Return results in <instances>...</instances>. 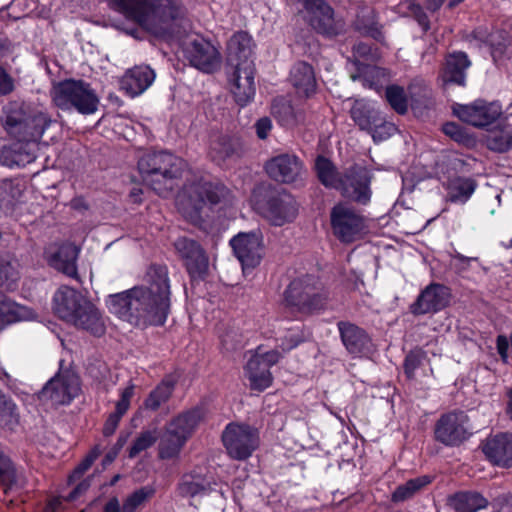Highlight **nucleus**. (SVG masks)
Here are the masks:
<instances>
[{"instance_id": "nucleus-15", "label": "nucleus", "mask_w": 512, "mask_h": 512, "mask_svg": "<svg viewBox=\"0 0 512 512\" xmlns=\"http://www.w3.org/2000/svg\"><path fill=\"white\" fill-rule=\"evenodd\" d=\"M234 255L241 263L243 271L254 269L260 265L264 254L263 234L256 229L250 232H239L230 240Z\"/></svg>"}, {"instance_id": "nucleus-37", "label": "nucleus", "mask_w": 512, "mask_h": 512, "mask_svg": "<svg viewBox=\"0 0 512 512\" xmlns=\"http://www.w3.org/2000/svg\"><path fill=\"white\" fill-rule=\"evenodd\" d=\"M176 382L169 376L164 377L154 389L150 391L143 402L145 409L156 412L161 405L171 398Z\"/></svg>"}, {"instance_id": "nucleus-2", "label": "nucleus", "mask_w": 512, "mask_h": 512, "mask_svg": "<svg viewBox=\"0 0 512 512\" xmlns=\"http://www.w3.org/2000/svg\"><path fill=\"white\" fill-rule=\"evenodd\" d=\"M52 309L59 319L94 337H102L106 332L100 309L74 288H58L53 296Z\"/></svg>"}, {"instance_id": "nucleus-63", "label": "nucleus", "mask_w": 512, "mask_h": 512, "mask_svg": "<svg viewBox=\"0 0 512 512\" xmlns=\"http://www.w3.org/2000/svg\"><path fill=\"white\" fill-rule=\"evenodd\" d=\"M103 512H123V507L120 505L119 499L114 496L104 504Z\"/></svg>"}, {"instance_id": "nucleus-35", "label": "nucleus", "mask_w": 512, "mask_h": 512, "mask_svg": "<svg viewBox=\"0 0 512 512\" xmlns=\"http://www.w3.org/2000/svg\"><path fill=\"white\" fill-rule=\"evenodd\" d=\"M446 200L455 204H465L474 194L477 182L471 177L460 176L443 187Z\"/></svg>"}, {"instance_id": "nucleus-62", "label": "nucleus", "mask_w": 512, "mask_h": 512, "mask_svg": "<svg viewBox=\"0 0 512 512\" xmlns=\"http://www.w3.org/2000/svg\"><path fill=\"white\" fill-rule=\"evenodd\" d=\"M13 90V84L8 74L0 67V94L6 95Z\"/></svg>"}, {"instance_id": "nucleus-8", "label": "nucleus", "mask_w": 512, "mask_h": 512, "mask_svg": "<svg viewBox=\"0 0 512 512\" xmlns=\"http://www.w3.org/2000/svg\"><path fill=\"white\" fill-rule=\"evenodd\" d=\"M252 204L273 225L282 226L292 222L297 213V203L290 193L275 186L260 185L253 189Z\"/></svg>"}, {"instance_id": "nucleus-7", "label": "nucleus", "mask_w": 512, "mask_h": 512, "mask_svg": "<svg viewBox=\"0 0 512 512\" xmlns=\"http://www.w3.org/2000/svg\"><path fill=\"white\" fill-rule=\"evenodd\" d=\"M185 161L167 151L144 154L137 163L143 181L158 195L174 189V181L181 178Z\"/></svg>"}, {"instance_id": "nucleus-42", "label": "nucleus", "mask_w": 512, "mask_h": 512, "mask_svg": "<svg viewBox=\"0 0 512 512\" xmlns=\"http://www.w3.org/2000/svg\"><path fill=\"white\" fill-rule=\"evenodd\" d=\"M209 484L204 478L191 474L184 475L178 484V494L183 498H193L206 494Z\"/></svg>"}, {"instance_id": "nucleus-61", "label": "nucleus", "mask_w": 512, "mask_h": 512, "mask_svg": "<svg viewBox=\"0 0 512 512\" xmlns=\"http://www.w3.org/2000/svg\"><path fill=\"white\" fill-rule=\"evenodd\" d=\"M510 346V339L506 335L500 334L496 338V349L503 363L508 362V350Z\"/></svg>"}, {"instance_id": "nucleus-5", "label": "nucleus", "mask_w": 512, "mask_h": 512, "mask_svg": "<svg viewBox=\"0 0 512 512\" xmlns=\"http://www.w3.org/2000/svg\"><path fill=\"white\" fill-rule=\"evenodd\" d=\"M4 114L2 124L16 141L1 148L0 164L10 168L24 167L32 162L29 117L18 103L6 106Z\"/></svg>"}, {"instance_id": "nucleus-24", "label": "nucleus", "mask_w": 512, "mask_h": 512, "mask_svg": "<svg viewBox=\"0 0 512 512\" xmlns=\"http://www.w3.org/2000/svg\"><path fill=\"white\" fill-rule=\"evenodd\" d=\"M471 61L464 51H453L445 57V62L441 70V78L444 84L466 86L467 70L471 66Z\"/></svg>"}, {"instance_id": "nucleus-43", "label": "nucleus", "mask_w": 512, "mask_h": 512, "mask_svg": "<svg viewBox=\"0 0 512 512\" xmlns=\"http://www.w3.org/2000/svg\"><path fill=\"white\" fill-rule=\"evenodd\" d=\"M272 115L283 127H293L298 122L297 113L290 101L276 99L272 103Z\"/></svg>"}, {"instance_id": "nucleus-57", "label": "nucleus", "mask_w": 512, "mask_h": 512, "mask_svg": "<svg viewBox=\"0 0 512 512\" xmlns=\"http://www.w3.org/2000/svg\"><path fill=\"white\" fill-rule=\"evenodd\" d=\"M409 11L411 12L414 20L421 27L423 33H427L431 29V24L424 7L419 3H412L409 5Z\"/></svg>"}, {"instance_id": "nucleus-16", "label": "nucleus", "mask_w": 512, "mask_h": 512, "mask_svg": "<svg viewBox=\"0 0 512 512\" xmlns=\"http://www.w3.org/2000/svg\"><path fill=\"white\" fill-rule=\"evenodd\" d=\"M268 177L280 184H296L306 173L304 162L294 153H280L268 159L264 165Z\"/></svg>"}, {"instance_id": "nucleus-54", "label": "nucleus", "mask_w": 512, "mask_h": 512, "mask_svg": "<svg viewBox=\"0 0 512 512\" xmlns=\"http://www.w3.org/2000/svg\"><path fill=\"white\" fill-rule=\"evenodd\" d=\"M397 130V126L394 123L387 121L382 115L380 117V121H377V124L368 132L372 135L374 142H382L393 136Z\"/></svg>"}, {"instance_id": "nucleus-50", "label": "nucleus", "mask_w": 512, "mask_h": 512, "mask_svg": "<svg viewBox=\"0 0 512 512\" xmlns=\"http://www.w3.org/2000/svg\"><path fill=\"white\" fill-rule=\"evenodd\" d=\"M427 360V352L420 347L410 350L403 361V372L407 380L415 379L416 370Z\"/></svg>"}, {"instance_id": "nucleus-58", "label": "nucleus", "mask_w": 512, "mask_h": 512, "mask_svg": "<svg viewBox=\"0 0 512 512\" xmlns=\"http://www.w3.org/2000/svg\"><path fill=\"white\" fill-rule=\"evenodd\" d=\"M490 504L496 512H512V493H502L493 498Z\"/></svg>"}, {"instance_id": "nucleus-23", "label": "nucleus", "mask_w": 512, "mask_h": 512, "mask_svg": "<svg viewBox=\"0 0 512 512\" xmlns=\"http://www.w3.org/2000/svg\"><path fill=\"white\" fill-rule=\"evenodd\" d=\"M482 451L493 465L501 468L512 467V434L499 433L487 438Z\"/></svg>"}, {"instance_id": "nucleus-36", "label": "nucleus", "mask_w": 512, "mask_h": 512, "mask_svg": "<svg viewBox=\"0 0 512 512\" xmlns=\"http://www.w3.org/2000/svg\"><path fill=\"white\" fill-rule=\"evenodd\" d=\"M350 115L361 130L368 132L377 124V121H380L382 113L369 102L357 101L351 108Z\"/></svg>"}, {"instance_id": "nucleus-40", "label": "nucleus", "mask_w": 512, "mask_h": 512, "mask_svg": "<svg viewBox=\"0 0 512 512\" xmlns=\"http://www.w3.org/2000/svg\"><path fill=\"white\" fill-rule=\"evenodd\" d=\"M434 480L433 476L422 475L409 479L404 484L398 485L391 494L393 503H402L413 498L418 492L431 484Z\"/></svg>"}, {"instance_id": "nucleus-18", "label": "nucleus", "mask_w": 512, "mask_h": 512, "mask_svg": "<svg viewBox=\"0 0 512 512\" xmlns=\"http://www.w3.org/2000/svg\"><path fill=\"white\" fill-rule=\"evenodd\" d=\"M451 299L452 293L448 286L432 282L421 290L409 310L414 316L436 314L447 308Z\"/></svg>"}, {"instance_id": "nucleus-10", "label": "nucleus", "mask_w": 512, "mask_h": 512, "mask_svg": "<svg viewBox=\"0 0 512 512\" xmlns=\"http://www.w3.org/2000/svg\"><path fill=\"white\" fill-rule=\"evenodd\" d=\"M221 438L228 456L238 461L251 457L260 443L258 429L247 423H228Z\"/></svg>"}, {"instance_id": "nucleus-55", "label": "nucleus", "mask_w": 512, "mask_h": 512, "mask_svg": "<svg viewBox=\"0 0 512 512\" xmlns=\"http://www.w3.org/2000/svg\"><path fill=\"white\" fill-rule=\"evenodd\" d=\"M15 482V468L9 457L0 451V484L5 487H11Z\"/></svg>"}, {"instance_id": "nucleus-14", "label": "nucleus", "mask_w": 512, "mask_h": 512, "mask_svg": "<svg viewBox=\"0 0 512 512\" xmlns=\"http://www.w3.org/2000/svg\"><path fill=\"white\" fill-rule=\"evenodd\" d=\"M468 416L463 411L444 413L434 426V440L446 447H458L470 434L467 430Z\"/></svg>"}, {"instance_id": "nucleus-27", "label": "nucleus", "mask_w": 512, "mask_h": 512, "mask_svg": "<svg viewBox=\"0 0 512 512\" xmlns=\"http://www.w3.org/2000/svg\"><path fill=\"white\" fill-rule=\"evenodd\" d=\"M156 74L149 65H139L128 69L121 80V88L136 97L145 92L154 82Z\"/></svg>"}, {"instance_id": "nucleus-52", "label": "nucleus", "mask_w": 512, "mask_h": 512, "mask_svg": "<svg viewBox=\"0 0 512 512\" xmlns=\"http://www.w3.org/2000/svg\"><path fill=\"white\" fill-rule=\"evenodd\" d=\"M101 450L98 445L90 449L86 456L80 461V463L72 470L68 476V483L73 484L80 480L83 475L88 471L96 459L100 456Z\"/></svg>"}, {"instance_id": "nucleus-6", "label": "nucleus", "mask_w": 512, "mask_h": 512, "mask_svg": "<svg viewBox=\"0 0 512 512\" xmlns=\"http://www.w3.org/2000/svg\"><path fill=\"white\" fill-rule=\"evenodd\" d=\"M109 7L141 28L153 31L156 22L168 24L179 18L175 0H106Z\"/></svg>"}, {"instance_id": "nucleus-17", "label": "nucleus", "mask_w": 512, "mask_h": 512, "mask_svg": "<svg viewBox=\"0 0 512 512\" xmlns=\"http://www.w3.org/2000/svg\"><path fill=\"white\" fill-rule=\"evenodd\" d=\"M80 392L78 378L70 373H57L37 394L40 401H50L52 406L69 405Z\"/></svg>"}, {"instance_id": "nucleus-47", "label": "nucleus", "mask_w": 512, "mask_h": 512, "mask_svg": "<svg viewBox=\"0 0 512 512\" xmlns=\"http://www.w3.org/2000/svg\"><path fill=\"white\" fill-rule=\"evenodd\" d=\"M18 422L15 403L0 390V426L13 430Z\"/></svg>"}, {"instance_id": "nucleus-41", "label": "nucleus", "mask_w": 512, "mask_h": 512, "mask_svg": "<svg viewBox=\"0 0 512 512\" xmlns=\"http://www.w3.org/2000/svg\"><path fill=\"white\" fill-rule=\"evenodd\" d=\"M314 169L319 182L326 188L338 189L341 174L335 164L327 157L318 155L315 159Z\"/></svg>"}, {"instance_id": "nucleus-39", "label": "nucleus", "mask_w": 512, "mask_h": 512, "mask_svg": "<svg viewBox=\"0 0 512 512\" xmlns=\"http://www.w3.org/2000/svg\"><path fill=\"white\" fill-rule=\"evenodd\" d=\"M245 375L253 391L263 392L272 385L273 376L267 366H262L256 360H248L244 367Z\"/></svg>"}, {"instance_id": "nucleus-20", "label": "nucleus", "mask_w": 512, "mask_h": 512, "mask_svg": "<svg viewBox=\"0 0 512 512\" xmlns=\"http://www.w3.org/2000/svg\"><path fill=\"white\" fill-rule=\"evenodd\" d=\"M453 112L462 122L476 128H485L500 118L502 106L498 102L478 99L469 105H458Z\"/></svg>"}, {"instance_id": "nucleus-56", "label": "nucleus", "mask_w": 512, "mask_h": 512, "mask_svg": "<svg viewBox=\"0 0 512 512\" xmlns=\"http://www.w3.org/2000/svg\"><path fill=\"white\" fill-rule=\"evenodd\" d=\"M305 341V336L300 328H291L282 339L281 348L290 351Z\"/></svg>"}, {"instance_id": "nucleus-26", "label": "nucleus", "mask_w": 512, "mask_h": 512, "mask_svg": "<svg viewBox=\"0 0 512 512\" xmlns=\"http://www.w3.org/2000/svg\"><path fill=\"white\" fill-rule=\"evenodd\" d=\"M352 28L362 37L371 38L381 44L385 41L383 25L379 21L378 13L372 7L363 6L357 10Z\"/></svg>"}, {"instance_id": "nucleus-22", "label": "nucleus", "mask_w": 512, "mask_h": 512, "mask_svg": "<svg viewBox=\"0 0 512 512\" xmlns=\"http://www.w3.org/2000/svg\"><path fill=\"white\" fill-rule=\"evenodd\" d=\"M184 52L190 64L202 72L212 73L219 66V52L209 41L194 39Z\"/></svg>"}, {"instance_id": "nucleus-33", "label": "nucleus", "mask_w": 512, "mask_h": 512, "mask_svg": "<svg viewBox=\"0 0 512 512\" xmlns=\"http://www.w3.org/2000/svg\"><path fill=\"white\" fill-rule=\"evenodd\" d=\"M134 389L135 386L131 383L121 391L120 398L115 404V411L110 413L104 422L102 428L104 437H110L116 432L122 417L127 413L130 407Z\"/></svg>"}, {"instance_id": "nucleus-64", "label": "nucleus", "mask_w": 512, "mask_h": 512, "mask_svg": "<svg viewBox=\"0 0 512 512\" xmlns=\"http://www.w3.org/2000/svg\"><path fill=\"white\" fill-rule=\"evenodd\" d=\"M12 207V201L7 198L5 190H0V214H7Z\"/></svg>"}, {"instance_id": "nucleus-9", "label": "nucleus", "mask_w": 512, "mask_h": 512, "mask_svg": "<svg viewBox=\"0 0 512 512\" xmlns=\"http://www.w3.org/2000/svg\"><path fill=\"white\" fill-rule=\"evenodd\" d=\"M52 99L63 111L75 110L91 115L98 110L99 97L91 84L82 79L67 78L53 85Z\"/></svg>"}, {"instance_id": "nucleus-4", "label": "nucleus", "mask_w": 512, "mask_h": 512, "mask_svg": "<svg viewBox=\"0 0 512 512\" xmlns=\"http://www.w3.org/2000/svg\"><path fill=\"white\" fill-rule=\"evenodd\" d=\"M330 300V290L317 273H304L294 277L282 293L285 309L312 316L326 310Z\"/></svg>"}, {"instance_id": "nucleus-34", "label": "nucleus", "mask_w": 512, "mask_h": 512, "mask_svg": "<svg viewBox=\"0 0 512 512\" xmlns=\"http://www.w3.org/2000/svg\"><path fill=\"white\" fill-rule=\"evenodd\" d=\"M290 80L292 85L306 96L315 92L316 79L312 65L299 61L291 69Z\"/></svg>"}, {"instance_id": "nucleus-48", "label": "nucleus", "mask_w": 512, "mask_h": 512, "mask_svg": "<svg viewBox=\"0 0 512 512\" xmlns=\"http://www.w3.org/2000/svg\"><path fill=\"white\" fill-rule=\"evenodd\" d=\"M157 440L158 431L156 428L143 430L133 440L130 448L128 449V457L130 459L136 458L141 452L151 448Z\"/></svg>"}, {"instance_id": "nucleus-59", "label": "nucleus", "mask_w": 512, "mask_h": 512, "mask_svg": "<svg viewBox=\"0 0 512 512\" xmlns=\"http://www.w3.org/2000/svg\"><path fill=\"white\" fill-rule=\"evenodd\" d=\"M280 358V353L276 350H271L265 352L263 354H256L252 356L249 360H256L262 366H267V369L270 370L272 366L278 363Z\"/></svg>"}, {"instance_id": "nucleus-44", "label": "nucleus", "mask_w": 512, "mask_h": 512, "mask_svg": "<svg viewBox=\"0 0 512 512\" xmlns=\"http://www.w3.org/2000/svg\"><path fill=\"white\" fill-rule=\"evenodd\" d=\"M155 493L156 489L152 485L136 489L124 499L122 503L123 512H136L137 509L153 498Z\"/></svg>"}, {"instance_id": "nucleus-13", "label": "nucleus", "mask_w": 512, "mask_h": 512, "mask_svg": "<svg viewBox=\"0 0 512 512\" xmlns=\"http://www.w3.org/2000/svg\"><path fill=\"white\" fill-rule=\"evenodd\" d=\"M373 174L367 167L354 164L341 176L338 191L344 198L357 204L367 205L371 201Z\"/></svg>"}, {"instance_id": "nucleus-32", "label": "nucleus", "mask_w": 512, "mask_h": 512, "mask_svg": "<svg viewBox=\"0 0 512 512\" xmlns=\"http://www.w3.org/2000/svg\"><path fill=\"white\" fill-rule=\"evenodd\" d=\"M240 148L241 145L237 138L220 134L211 140L208 155L215 164L221 166L227 159L238 155Z\"/></svg>"}, {"instance_id": "nucleus-30", "label": "nucleus", "mask_w": 512, "mask_h": 512, "mask_svg": "<svg viewBox=\"0 0 512 512\" xmlns=\"http://www.w3.org/2000/svg\"><path fill=\"white\" fill-rule=\"evenodd\" d=\"M473 37L489 47L490 55L496 66L502 65L512 58V52L509 51V38L505 31L500 30L489 34L474 31Z\"/></svg>"}, {"instance_id": "nucleus-31", "label": "nucleus", "mask_w": 512, "mask_h": 512, "mask_svg": "<svg viewBox=\"0 0 512 512\" xmlns=\"http://www.w3.org/2000/svg\"><path fill=\"white\" fill-rule=\"evenodd\" d=\"M78 252L74 244L63 243L55 252L48 255L47 260L51 267L69 277H75L77 275L76 260Z\"/></svg>"}, {"instance_id": "nucleus-51", "label": "nucleus", "mask_w": 512, "mask_h": 512, "mask_svg": "<svg viewBox=\"0 0 512 512\" xmlns=\"http://www.w3.org/2000/svg\"><path fill=\"white\" fill-rule=\"evenodd\" d=\"M489 150L497 153H506L512 150V127L501 130L487 138Z\"/></svg>"}, {"instance_id": "nucleus-25", "label": "nucleus", "mask_w": 512, "mask_h": 512, "mask_svg": "<svg viewBox=\"0 0 512 512\" xmlns=\"http://www.w3.org/2000/svg\"><path fill=\"white\" fill-rule=\"evenodd\" d=\"M207 416V408L204 404H198L186 409L174 416L166 425L178 432L187 441L192 437L199 425Z\"/></svg>"}, {"instance_id": "nucleus-3", "label": "nucleus", "mask_w": 512, "mask_h": 512, "mask_svg": "<svg viewBox=\"0 0 512 512\" xmlns=\"http://www.w3.org/2000/svg\"><path fill=\"white\" fill-rule=\"evenodd\" d=\"M252 36L247 31L235 32L227 43V61L234 67L232 94L235 102L245 107L255 96V64Z\"/></svg>"}, {"instance_id": "nucleus-53", "label": "nucleus", "mask_w": 512, "mask_h": 512, "mask_svg": "<svg viewBox=\"0 0 512 512\" xmlns=\"http://www.w3.org/2000/svg\"><path fill=\"white\" fill-rule=\"evenodd\" d=\"M442 132L458 144L469 146L473 142V137L467 129L456 122L444 123Z\"/></svg>"}, {"instance_id": "nucleus-19", "label": "nucleus", "mask_w": 512, "mask_h": 512, "mask_svg": "<svg viewBox=\"0 0 512 512\" xmlns=\"http://www.w3.org/2000/svg\"><path fill=\"white\" fill-rule=\"evenodd\" d=\"M188 200L196 215L207 205H217L226 198L229 189L219 181L200 179L185 186Z\"/></svg>"}, {"instance_id": "nucleus-38", "label": "nucleus", "mask_w": 512, "mask_h": 512, "mask_svg": "<svg viewBox=\"0 0 512 512\" xmlns=\"http://www.w3.org/2000/svg\"><path fill=\"white\" fill-rule=\"evenodd\" d=\"M186 443L187 440L183 436L166 425L165 432L159 442L158 457L161 460L177 458Z\"/></svg>"}, {"instance_id": "nucleus-46", "label": "nucleus", "mask_w": 512, "mask_h": 512, "mask_svg": "<svg viewBox=\"0 0 512 512\" xmlns=\"http://www.w3.org/2000/svg\"><path fill=\"white\" fill-rule=\"evenodd\" d=\"M22 317L23 308L11 301L7 296L0 294V329L21 320Z\"/></svg>"}, {"instance_id": "nucleus-60", "label": "nucleus", "mask_w": 512, "mask_h": 512, "mask_svg": "<svg viewBox=\"0 0 512 512\" xmlns=\"http://www.w3.org/2000/svg\"><path fill=\"white\" fill-rule=\"evenodd\" d=\"M254 126L257 137L265 140L272 129V121L268 117H262L256 121Z\"/></svg>"}, {"instance_id": "nucleus-1", "label": "nucleus", "mask_w": 512, "mask_h": 512, "mask_svg": "<svg viewBox=\"0 0 512 512\" xmlns=\"http://www.w3.org/2000/svg\"><path fill=\"white\" fill-rule=\"evenodd\" d=\"M171 281L166 264L151 263L143 276V283L105 300L108 311L132 326L145 330L162 327L171 313Z\"/></svg>"}, {"instance_id": "nucleus-21", "label": "nucleus", "mask_w": 512, "mask_h": 512, "mask_svg": "<svg viewBox=\"0 0 512 512\" xmlns=\"http://www.w3.org/2000/svg\"><path fill=\"white\" fill-rule=\"evenodd\" d=\"M337 328L343 346L353 358L367 357L375 351L373 339L364 328L349 321H339Z\"/></svg>"}, {"instance_id": "nucleus-28", "label": "nucleus", "mask_w": 512, "mask_h": 512, "mask_svg": "<svg viewBox=\"0 0 512 512\" xmlns=\"http://www.w3.org/2000/svg\"><path fill=\"white\" fill-rule=\"evenodd\" d=\"M467 165L465 160L452 153L443 154L435 160L432 167V177L444 187L460 177Z\"/></svg>"}, {"instance_id": "nucleus-12", "label": "nucleus", "mask_w": 512, "mask_h": 512, "mask_svg": "<svg viewBox=\"0 0 512 512\" xmlns=\"http://www.w3.org/2000/svg\"><path fill=\"white\" fill-rule=\"evenodd\" d=\"M173 245L191 282L204 281L209 271V257L203 246L187 236L178 237Z\"/></svg>"}, {"instance_id": "nucleus-29", "label": "nucleus", "mask_w": 512, "mask_h": 512, "mask_svg": "<svg viewBox=\"0 0 512 512\" xmlns=\"http://www.w3.org/2000/svg\"><path fill=\"white\" fill-rule=\"evenodd\" d=\"M446 504L455 512H479L489 506V501L479 491L460 490L448 495Z\"/></svg>"}, {"instance_id": "nucleus-11", "label": "nucleus", "mask_w": 512, "mask_h": 512, "mask_svg": "<svg viewBox=\"0 0 512 512\" xmlns=\"http://www.w3.org/2000/svg\"><path fill=\"white\" fill-rule=\"evenodd\" d=\"M330 226L341 243L350 244L363 233L365 218L353 206L340 201L330 210Z\"/></svg>"}, {"instance_id": "nucleus-49", "label": "nucleus", "mask_w": 512, "mask_h": 512, "mask_svg": "<svg viewBox=\"0 0 512 512\" xmlns=\"http://www.w3.org/2000/svg\"><path fill=\"white\" fill-rule=\"evenodd\" d=\"M385 98L391 108L399 115H404L408 111V99L403 87L399 85H389L385 90Z\"/></svg>"}, {"instance_id": "nucleus-45", "label": "nucleus", "mask_w": 512, "mask_h": 512, "mask_svg": "<svg viewBox=\"0 0 512 512\" xmlns=\"http://www.w3.org/2000/svg\"><path fill=\"white\" fill-rule=\"evenodd\" d=\"M18 280V262L8 255L0 256V286L12 290Z\"/></svg>"}]
</instances>
